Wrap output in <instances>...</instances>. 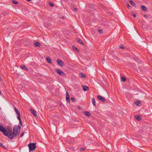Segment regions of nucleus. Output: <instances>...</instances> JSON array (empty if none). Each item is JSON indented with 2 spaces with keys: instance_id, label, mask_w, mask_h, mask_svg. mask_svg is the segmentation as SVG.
<instances>
[{
  "instance_id": "obj_15",
  "label": "nucleus",
  "mask_w": 152,
  "mask_h": 152,
  "mask_svg": "<svg viewBox=\"0 0 152 152\" xmlns=\"http://www.w3.org/2000/svg\"><path fill=\"white\" fill-rule=\"evenodd\" d=\"M13 107H14V109L15 110L16 113V114H17V115L20 114V112L17 109V108H16L14 106H13Z\"/></svg>"
},
{
  "instance_id": "obj_36",
  "label": "nucleus",
  "mask_w": 152,
  "mask_h": 152,
  "mask_svg": "<svg viewBox=\"0 0 152 152\" xmlns=\"http://www.w3.org/2000/svg\"><path fill=\"white\" fill-rule=\"evenodd\" d=\"M24 133V132H23L22 133L20 136L21 137H22Z\"/></svg>"
},
{
  "instance_id": "obj_48",
  "label": "nucleus",
  "mask_w": 152,
  "mask_h": 152,
  "mask_svg": "<svg viewBox=\"0 0 152 152\" xmlns=\"http://www.w3.org/2000/svg\"><path fill=\"white\" fill-rule=\"evenodd\" d=\"M1 107H0V110H1Z\"/></svg>"
},
{
  "instance_id": "obj_11",
  "label": "nucleus",
  "mask_w": 152,
  "mask_h": 152,
  "mask_svg": "<svg viewBox=\"0 0 152 152\" xmlns=\"http://www.w3.org/2000/svg\"><path fill=\"white\" fill-rule=\"evenodd\" d=\"M20 67L25 70H26V71L28 70L27 68L26 67L25 65H21L20 66Z\"/></svg>"
},
{
  "instance_id": "obj_14",
  "label": "nucleus",
  "mask_w": 152,
  "mask_h": 152,
  "mask_svg": "<svg viewBox=\"0 0 152 152\" xmlns=\"http://www.w3.org/2000/svg\"><path fill=\"white\" fill-rule=\"evenodd\" d=\"M80 76L81 78H85L86 77V76L82 73H80Z\"/></svg>"
},
{
  "instance_id": "obj_39",
  "label": "nucleus",
  "mask_w": 152,
  "mask_h": 152,
  "mask_svg": "<svg viewBox=\"0 0 152 152\" xmlns=\"http://www.w3.org/2000/svg\"><path fill=\"white\" fill-rule=\"evenodd\" d=\"M75 12H77V8H76L75 9Z\"/></svg>"
},
{
  "instance_id": "obj_2",
  "label": "nucleus",
  "mask_w": 152,
  "mask_h": 152,
  "mask_svg": "<svg viewBox=\"0 0 152 152\" xmlns=\"http://www.w3.org/2000/svg\"><path fill=\"white\" fill-rule=\"evenodd\" d=\"M29 152L34 151L36 148V144L35 143H30L28 145Z\"/></svg>"
},
{
  "instance_id": "obj_5",
  "label": "nucleus",
  "mask_w": 152,
  "mask_h": 152,
  "mask_svg": "<svg viewBox=\"0 0 152 152\" xmlns=\"http://www.w3.org/2000/svg\"><path fill=\"white\" fill-rule=\"evenodd\" d=\"M57 62L59 66H63V62L62 60H58Z\"/></svg>"
},
{
  "instance_id": "obj_30",
  "label": "nucleus",
  "mask_w": 152,
  "mask_h": 152,
  "mask_svg": "<svg viewBox=\"0 0 152 152\" xmlns=\"http://www.w3.org/2000/svg\"><path fill=\"white\" fill-rule=\"evenodd\" d=\"M66 93V98L69 97V94H68V91H67Z\"/></svg>"
},
{
  "instance_id": "obj_41",
  "label": "nucleus",
  "mask_w": 152,
  "mask_h": 152,
  "mask_svg": "<svg viewBox=\"0 0 152 152\" xmlns=\"http://www.w3.org/2000/svg\"><path fill=\"white\" fill-rule=\"evenodd\" d=\"M102 61H105V59L104 58H102Z\"/></svg>"
},
{
  "instance_id": "obj_44",
  "label": "nucleus",
  "mask_w": 152,
  "mask_h": 152,
  "mask_svg": "<svg viewBox=\"0 0 152 152\" xmlns=\"http://www.w3.org/2000/svg\"><path fill=\"white\" fill-rule=\"evenodd\" d=\"M1 77H0V80H1Z\"/></svg>"
},
{
  "instance_id": "obj_29",
  "label": "nucleus",
  "mask_w": 152,
  "mask_h": 152,
  "mask_svg": "<svg viewBox=\"0 0 152 152\" xmlns=\"http://www.w3.org/2000/svg\"><path fill=\"white\" fill-rule=\"evenodd\" d=\"M49 4L50 6H51V7H53L54 6V4L53 3H52V2H50L49 3Z\"/></svg>"
},
{
  "instance_id": "obj_20",
  "label": "nucleus",
  "mask_w": 152,
  "mask_h": 152,
  "mask_svg": "<svg viewBox=\"0 0 152 152\" xmlns=\"http://www.w3.org/2000/svg\"><path fill=\"white\" fill-rule=\"evenodd\" d=\"M46 60L50 64H51L52 63V61L50 58L49 57H48L46 58Z\"/></svg>"
},
{
  "instance_id": "obj_12",
  "label": "nucleus",
  "mask_w": 152,
  "mask_h": 152,
  "mask_svg": "<svg viewBox=\"0 0 152 152\" xmlns=\"http://www.w3.org/2000/svg\"><path fill=\"white\" fill-rule=\"evenodd\" d=\"M141 8L142 10L143 11H146L147 10V8L145 6L143 5H141Z\"/></svg>"
},
{
  "instance_id": "obj_45",
  "label": "nucleus",
  "mask_w": 152,
  "mask_h": 152,
  "mask_svg": "<svg viewBox=\"0 0 152 152\" xmlns=\"http://www.w3.org/2000/svg\"><path fill=\"white\" fill-rule=\"evenodd\" d=\"M78 108L79 109H80V107H78Z\"/></svg>"
},
{
  "instance_id": "obj_23",
  "label": "nucleus",
  "mask_w": 152,
  "mask_h": 152,
  "mask_svg": "<svg viewBox=\"0 0 152 152\" xmlns=\"http://www.w3.org/2000/svg\"><path fill=\"white\" fill-rule=\"evenodd\" d=\"M12 2L14 4H18V2L15 0H13L12 1Z\"/></svg>"
},
{
  "instance_id": "obj_47",
  "label": "nucleus",
  "mask_w": 152,
  "mask_h": 152,
  "mask_svg": "<svg viewBox=\"0 0 152 152\" xmlns=\"http://www.w3.org/2000/svg\"><path fill=\"white\" fill-rule=\"evenodd\" d=\"M64 18V17H62V18Z\"/></svg>"
},
{
  "instance_id": "obj_38",
  "label": "nucleus",
  "mask_w": 152,
  "mask_h": 152,
  "mask_svg": "<svg viewBox=\"0 0 152 152\" xmlns=\"http://www.w3.org/2000/svg\"><path fill=\"white\" fill-rule=\"evenodd\" d=\"M120 48H121V49H124V47L123 46H120Z\"/></svg>"
},
{
  "instance_id": "obj_42",
  "label": "nucleus",
  "mask_w": 152,
  "mask_h": 152,
  "mask_svg": "<svg viewBox=\"0 0 152 152\" xmlns=\"http://www.w3.org/2000/svg\"><path fill=\"white\" fill-rule=\"evenodd\" d=\"M2 94V93L1 91H0V94L1 95V94Z\"/></svg>"
},
{
  "instance_id": "obj_16",
  "label": "nucleus",
  "mask_w": 152,
  "mask_h": 152,
  "mask_svg": "<svg viewBox=\"0 0 152 152\" xmlns=\"http://www.w3.org/2000/svg\"><path fill=\"white\" fill-rule=\"evenodd\" d=\"M34 45L36 47H40L41 46V44L39 42H36L34 43Z\"/></svg>"
},
{
  "instance_id": "obj_35",
  "label": "nucleus",
  "mask_w": 152,
  "mask_h": 152,
  "mask_svg": "<svg viewBox=\"0 0 152 152\" xmlns=\"http://www.w3.org/2000/svg\"><path fill=\"white\" fill-rule=\"evenodd\" d=\"M80 149L82 151H83L85 150V149L84 148H81Z\"/></svg>"
},
{
  "instance_id": "obj_8",
  "label": "nucleus",
  "mask_w": 152,
  "mask_h": 152,
  "mask_svg": "<svg viewBox=\"0 0 152 152\" xmlns=\"http://www.w3.org/2000/svg\"><path fill=\"white\" fill-rule=\"evenodd\" d=\"M83 90L85 91L89 90V88L86 86H82Z\"/></svg>"
},
{
  "instance_id": "obj_7",
  "label": "nucleus",
  "mask_w": 152,
  "mask_h": 152,
  "mask_svg": "<svg viewBox=\"0 0 152 152\" xmlns=\"http://www.w3.org/2000/svg\"><path fill=\"white\" fill-rule=\"evenodd\" d=\"M8 131H9V132H7H7V135H5V136H8H8L9 135V134H12V128L10 127L8 129Z\"/></svg>"
},
{
  "instance_id": "obj_27",
  "label": "nucleus",
  "mask_w": 152,
  "mask_h": 152,
  "mask_svg": "<svg viewBox=\"0 0 152 152\" xmlns=\"http://www.w3.org/2000/svg\"><path fill=\"white\" fill-rule=\"evenodd\" d=\"M98 31L100 34H102L103 32V31L102 30V29H99L98 30Z\"/></svg>"
},
{
  "instance_id": "obj_33",
  "label": "nucleus",
  "mask_w": 152,
  "mask_h": 152,
  "mask_svg": "<svg viewBox=\"0 0 152 152\" xmlns=\"http://www.w3.org/2000/svg\"><path fill=\"white\" fill-rule=\"evenodd\" d=\"M19 123H20V126H22V123L21 120L19 121Z\"/></svg>"
},
{
  "instance_id": "obj_17",
  "label": "nucleus",
  "mask_w": 152,
  "mask_h": 152,
  "mask_svg": "<svg viewBox=\"0 0 152 152\" xmlns=\"http://www.w3.org/2000/svg\"><path fill=\"white\" fill-rule=\"evenodd\" d=\"M130 3L133 6H134L135 7H137L135 3L133 1L130 0Z\"/></svg>"
},
{
  "instance_id": "obj_28",
  "label": "nucleus",
  "mask_w": 152,
  "mask_h": 152,
  "mask_svg": "<svg viewBox=\"0 0 152 152\" xmlns=\"http://www.w3.org/2000/svg\"><path fill=\"white\" fill-rule=\"evenodd\" d=\"M72 48H73V50H74L75 51H76L77 49V48L75 47L74 46H73Z\"/></svg>"
},
{
  "instance_id": "obj_4",
  "label": "nucleus",
  "mask_w": 152,
  "mask_h": 152,
  "mask_svg": "<svg viewBox=\"0 0 152 152\" xmlns=\"http://www.w3.org/2000/svg\"><path fill=\"white\" fill-rule=\"evenodd\" d=\"M55 71L58 73L61 76H62L64 75L65 74L64 72L59 69H56Z\"/></svg>"
},
{
  "instance_id": "obj_10",
  "label": "nucleus",
  "mask_w": 152,
  "mask_h": 152,
  "mask_svg": "<svg viewBox=\"0 0 152 152\" xmlns=\"http://www.w3.org/2000/svg\"><path fill=\"white\" fill-rule=\"evenodd\" d=\"M91 102L93 105L95 107L96 106V102L95 99L93 98H92Z\"/></svg>"
},
{
  "instance_id": "obj_21",
  "label": "nucleus",
  "mask_w": 152,
  "mask_h": 152,
  "mask_svg": "<svg viewBox=\"0 0 152 152\" xmlns=\"http://www.w3.org/2000/svg\"><path fill=\"white\" fill-rule=\"evenodd\" d=\"M77 41L80 44L83 45L84 44L82 41L79 39H77Z\"/></svg>"
},
{
  "instance_id": "obj_22",
  "label": "nucleus",
  "mask_w": 152,
  "mask_h": 152,
  "mask_svg": "<svg viewBox=\"0 0 152 152\" xmlns=\"http://www.w3.org/2000/svg\"><path fill=\"white\" fill-rule=\"evenodd\" d=\"M66 101L67 102L69 103L70 102V99L69 97L66 98Z\"/></svg>"
},
{
  "instance_id": "obj_9",
  "label": "nucleus",
  "mask_w": 152,
  "mask_h": 152,
  "mask_svg": "<svg viewBox=\"0 0 152 152\" xmlns=\"http://www.w3.org/2000/svg\"><path fill=\"white\" fill-rule=\"evenodd\" d=\"M30 111L32 114L34 116H37V115L36 113V112L35 110L33 109H31Z\"/></svg>"
},
{
  "instance_id": "obj_26",
  "label": "nucleus",
  "mask_w": 152,
  "mask_h": 152,
  "mask_svg": "<svg viewBox=\"0 0 152 152\" xmlns=\"http://www.w3.org/2000/svg\"><path fill=\"white\" fill-rule=\"evenodd\" d=\"M18 116H17L18 119L19 120V121L21 120L20 117V114L18 115Z\"/></svg>"
},
{
  "instance_id": "obj_34",
  "label": "nucleus",
  "mask_w": 152,
  "mask_h": 152,
  "mask_svg": "<svg viewBox=\"0 0 152 152\" xmlns=\"http://www.w3.org/2000/svg\"><path fill=\"white\" fill-rule=\"evenodd\" d=\"M132 15L133 16V17L134 18H135L136 17V15L135 14H133Z\"/></svg>"
},
{
  "instance_id": "obj_13",
  "label": "nucleus",
  "mask_w": 152,
  "mask_h": 152,
  "mask_svg": "<svg viewBox=\"0 0 152 152\" xmlns=\"http://www.w3.org/2000/svg\"><path fill=\"white\" fill-rule=\"evenodd\" d=\"M136 119H137L138 121H139L140 120L142 119V118H141L140 116L138 115H136L135 116Z\"/></svg>"
},
{
  "instance_id": "obj_6",
  "label": "nucleus",
  "mask_w": 152,
  "mask_h": 152,
  "mask_svg": "<svg viewBox=\"0 0 152 152\" xmlns=\"http://www.w3.org/2000/svg\"><path fill=\"white\" fill-rule=\"evenodd\" d=\"M97 98L102 102H104L105 100V99L101 96H98Z\"/></svg>"
},
{
  "instance_id": "obj_37",
  "label": "nucleus",
  "mask_w": 152,
  "mask_h": 152,
  "mask_svg": "<svg viewBox=\"0 0 152 152\" xmlns=\"http://www.w3.org/2000/svg\"><path fill=\"white\" fill-rule=\"evenodd\" d=\"M126 6L128 8H129L130 7V5L128 4H127Z\"/></svg>"
},
{
  "instance_id": "obj_43",
  "label": "nucleus",
  "mask_w": 152,
  "mask_h": 152,
  "mask_svg": "<svg viewBox=\"0 0 152 152\" xmlns=\"http://www.w3.org/2000/svg\"><path fill=\"white\" fill-rule=\"evenodd\" d=\"M27 1H31V0H26Z\"/></svg>"
},
{
  "instance_id": "obj_31",
  "label": "nucleus",
  "mask_w": 152,
  "mask_h": 152,
  "mask_svg": "<svg viewBox=\"0 0 152 152\" xmlns=\"http://www.w3.org/2000/svg\"><path fill=\"white\" fill-rule=\"evenodd\" d=\"M71 99L72 101L73 102H75V99L74 98L72 97L71 98Z\"/></svg>"
},
{
  "instance_id": "obj_24",
  "label": "nucleus",
  "mask_w": 152,
  "mask_h": 152,
  "mask_svg": "<svg viewBox=\"0 0 152 152\" xmlns=\"http://www.w3.org/2000/svg\"><path fill=\"white\" fill-rule=\"evenodd\" d=\"M121 79L123 81H125L126 80V78L125 77H122L121 78Z\"/></svg>"
},
{
  "instance_id": "obj_25",
  "label": "nucleus",
  "mask_w": 152,
  "mask_h": 152,
  "mask_svg": "<svg viewBox=\"0 0 152 152\" xmlns=\"http://www.w3.org/2000/svg\"><path fill=\"white\" fill-rule=\"evenodd\" d=\"M135 61L138 62V63H140V60L138 58H136L135 59Z\"/></svg>"
},
{
  "instance_id": "obj_46",
  "label": "nucleus",
  "mask_w": 152,
  "mask_h": 152,
  "mask_svg": "<svg viewBox=\"0 0 152 152\" xmlns=\"http://www.w3.org/2000/svg\"><path fill=\"white\" fill-rule=\"evenodd\" d=\"M115 57V58H117V57H116V56H115L114 57Z\"/></svg>"
},
{
  "instance_id": "obj_40",
  "label": "nucleus",
  "mask_w": 152,
  "mask_h": 152,
  "mask_svg": "<svg viewBox=\"0 0 152 152\" xmlns=\"http://www.w3.org/2000/svg\"><path fill=\"white\" fill-rule=\"evenodd\" d=\"M144 18H147V15H144Z\"/></svg>"
},
{
  "instance_id": "obj_19",
  "label": "nucleus",
  "mask_w": 152,
  "mask_h": 152,
  "mask_svg": "<svg viewBox=\"0 0 152 152\" xmlns=\"http://www.w3.org/2000/svg\"><path fill=\"white\" fill-rule=\"evenodd\" d=\"M135 104L138 106H140L141 105V103L139 101H137L135 102Z\"/></svg>"
},
{
  "instance_id": "obj_3",
  "label": "nucleus",
  "mask_w": 152,
  "mask_h": 152,
  "mask_svg": "<svg viewBox=\"0 0 152 152\" xmlns=\"http://www.w3.org/2000/svg\"><path fill=\"white\" fill-rule=\"evenodd\" d=\"M0 131L3 133L4 135H7V133L6 132V130L2 126L0 125Z\"/></svg>"
},
{
  "instance_id": "obj_32",
  "label": "nucleus",
  "mask_w": 152,
  "mask_h": 152,
  "mask_svg": "<svg viewBox=\"0 0 152 152\" xmlns=\"http://www.w3.org/2000/svg\"><path fill=\"white\" fill-rule=\"evenodd\" d=\"M0 146L3 148H5L2 143L1 142H0Z\"/></svg>"
},
{
  "instance_id": "obj_18",
  "label": "nucleus",
  "mask_w": 152,
  "mask_h": 152,
  "mask_svg": "<svg viewBox=\"0 0 152 152\" xmlns=\"http://www.w3.org/2000/svg\"><path fill=\"white\" fill-rule=\"evenodd\" d=\"M84 114L85 115H86L87 116H90L91 115L90 113L88 111H85L84 112Z\"/></svg>"
},
{
  "instance_id": "obj_1",
  "label": "nucleus",
  "mask_w": 152,
  "mask_h": 152,
  "mask_svg": "<svg viewBox=\"0 0 152 152\" xmlns=\"http://www.w3.org/2000/svg\"><path fill=\"white\" fill-rule=\"evenodd\" d=\"M20 126L19 125L15 126L13 129V134H10L8 136V138L12 139L15 136L19 135L20 130Z\"/></svg>"
}]
</instances>
